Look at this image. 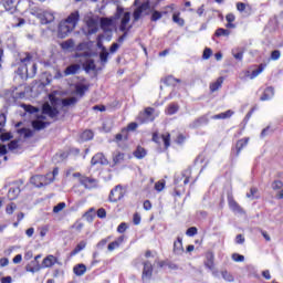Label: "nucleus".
Wrapping results in <instances>:
<instances>
[{
	"label": "nucleus",
	"mask_w": 283,
	"mask_h": 283,
	"mask_svg": "<svg viewBox=\"0 0 283 283\" xmlns=\"http://www.w3.org/2000/svg\"><path fill=\"white\" fill-rule=\"evenodd\" d=\"M20 61L27 66V78H34L36 76V63H32V54L24 53L20 56Z\"/></svg>",
	"instance_id": "1"
},
{
	"label": "nucleus",
	"mask_w": 283,
	"mask_h": 283,
	"mask_svg": "<svg viewBox=\"0 0 283 283\" xmlns=\"http://www.w3.org/2000/svg\"><path fill=\"white\" fill-rule=\"evenodd\" d=\"M143 266L142 281L144 283H149L151 282V277H154V265L150 261H144Z\"/></svg>",
	"instance_id": "2"
},
{
	"label": "nucleus",
	"mask_w": 283,
	"mask_h": 283,
	"mask_svg": "<svg viewBox=\"0 0 283 283\" xmlns=\"http://www.w3.org/2000/svg\"><path fill=\"white\" fill-rule=\"evenodd\" d=\"M123 198H125V189H123L122 185H117L115 186L108 196V200L111 202H118V200H122Z\"/></svg>",
	"instance_id": "3"
},
{
	"label": "nucleus",
	"mask_w": 283,
	"mask_h": 283,
	"mask_svg": "<svg viewBox=\"0 0 283 283\" xmlns=\"http://www.w3.org/2000/svg\"><path fill=\"white\" fill-rule=\"evenodd\" d=\"M149 2H143L133 12L134 21H140V17L149 14Z\"/></svg>",
	"instance_id": "4"
},
{
	"label": "nucleus",
	"mask_w": 283,
	"mask_h": 283,
	"mask_svg": "<svg viewBox=\"0 0 283 283\" xmlns=\"http://www.w3.org/2000/svg\"><path fill=\"white\" fill-rule=\"evenodd\" d=\"M54 264H59V266H62L63 263L59 261V259L52 254H49L46 258L42 261V269H52Z\"/></svg>",
	"instance_id": "5"
},
{
	"label": "nucleus",
	"mask_w": 283,
	"mask_h": 283,
	"mask_svg": "<svg viewBox=\"0 0 283 283\" xmlns=\"http://www.w3.org/2000/svg\"><path fill=\"white\" fill-rule=\"evenodd\" d=\"M160 140H163L166 149H168V147H170L171 145V135L169 133H167L166 135H161L158 136V133H154L153 134V142L157 143V145H160Z\"/></svg>",
	"instance_id": "6"
},
{
	"label": "nucleus",
	"mask_w": 283,
	"mask_h": 283,
	"mask_svg": "<svg viewBox=\"0 0 283 283\" xmlns=\"http://www.w3.org/2000/svg\"><path fill=\"white\" fill-rule=\"evenodd\" d=\"M73 30L74 28H72L70 24H66L65 20H63L59 24L57 34L60 39H65V36H67V34H70Z\"/></svg>",
	"instance_id": "7"
},
{
	"label": "nucleus",
	"mask_w": 283,
	"mask_h": 283,
	"mask_svg": "<svg viewBox=\"0 0 283 283\" xmlns=\"http://www.w3.org/2000/svg\"><path fill=\"white\" fill-rule=\"evenodd\" d=\"M40 23L42 25H48L50 23H54V12L52 11H43L42 13H39Z\"/></svg>",
	"instance_id": "8"
},
{
	"label": "nucleus",
	"mask_w": 283,
	"mask_h": 283,
	"mask_svg": "<svg viewBox=\"0 0 283 283\" xmlns=\"http://www.w3.org/2000/svg\"><path fill=\"white\" fill-rule=\"evenodd\" d=\"M20 0H0V6H2L6 12L14 13L17 10V6H19Z\"/></svg>",
	"instance_id": "9"
},
{
	"label": "nucleus",
	"mask_w": 283,
	"mask_h": 283,
	"mask_svg": "<svg viewBox=\"0 0 283 283\" xmlns=\"http://www.w3.org/2000/svg\"><path fill=\"white\" fill-rule=\"evenodd\" d=\"M205 125H209V116L202 115L195 119L192 123L189 124L190 129H198L199 127H202Z\"/></svg>",
	"instance_id": "10"
},
{
	"label": "nucleus",
	"mask_w": 283,
	"mask_h": 283,
	"mask_svg": "<svg viewBox=\"0 0 283 283\" xmlns=\"http://www.w3.org/2000/svg\"><path fill=\"white\" fill-rule=\"evenodd\" d=\"M80 20L81 14L78 13V11H74L64 21L66 24L71 25L75 30L76 25H78Z\"/></svg>",
	"instance_id": "11"
},
{
	"label": "nucleus",
	"mask_w": 283,
	"mask_h": 283,
	"mask_svg": "<svg viewBox=\"0 0 283 283\" xmlns=\"http://www.w3.org/2000/svg\"><path fill=\"white\" fill-rule=\"evenodd\" d=\"M91 165H109V161L105 158L103 153H97L92 157Z\"/></svg>",
	"instance_id": "12"
},
{
	"label": "nucleus",
	"mask_w": 283,
	"mask_h": 283,
	"mask_svg": "<svg viewBox=\"0 0 283 283\" xmlns=\"http://www.w3.org/2000/svg\"><path fill=\"white\" fill-rule=\"evenodd\" d=\"M87 34H96L98 32V22L94 18H88L86 21Z\"/></svg>",
	"instance_id": "13"
},
{
	"label": "nucleus",
	"mask_w": 283,
	"mask_h": 283,
	"mask_svg": "<svg viewBox=\"0 0 283 283\" xmlns=\"http://www.w3.org/2000/svg\"><path fill=\"white\" fill-rule=\"evenodd\" d=\"M130 20H132V14L129 12H125L119 25L120 32H129V30H132V27L127 29V24L129 23Z\"/></svg>",
	"instance_id": "14"
},
{
	"label": "nucleus",
	"mask_w": 283,
	"mask_h": 283,
	"mask_svg": "<svg viewBox=\"0 0 283 283\" xmlns=\"http://www.w3.org/2000/svg\"><path fill=\"white\" fill-rule=\"evenodd\" d=\"M42 114H46L50 118H56V116H59V109L50 106V104H44L42 107Z\"/></svg>",
	"instance_id": "15"
},
{
	"label": "nucleus",
	"mask_w": 283,
	"mask_h": 283,
	"mask_svg": "<svg viewBox=\"0 0 283 283\" xmlns=\"http://www.w3.org/2000/svg\"><path fill=\"white\" fill-rule=\"evenodd\" d=\"M228 205L233 213H244V210L242 207H240L235 199H233V197H228Z\"/></svg>",
	"instance_id": "16"
},
{
	"label": "nucleus",
	"mask_w": 283,
	"mask_h": 283,
	"mask_svg": "<svg viewBox=\"0 0 283 283\" xmlns=\"http://www.w3.org/2000/svg\"><path fill=\"white\" fill-rule=\"evenodd\" d=\"M43 268L41 266V263L39 261H31L30 264L25 266V271L28 273H39Z\"/></svg>",
	"instance_id": "17"
},
{
	"label": "nucleus",
	"mask_w": 283,
	"mask_h": 283,
	"mask_svg": "<svg viewBox=\"0 0 283 283\" xmlns=\"http://www.w3.org/2000/svg\"><path fill=\"white\" fill-rule=\"evenodd\" d=\"M174 253L175 255H182L185 253V248H182V238L178 237L177 240L174 242Z\"/></svg>",
	"instance_id": "18"
},
{
	"label": "nucleus",
	"mask_w": 283,
	"mask_h": 283,
	"mask_svg": "<svg viewBox=\"0 0 283 283\" xmlns=\"http://www.w3.org/2000/svg\"><path fill=\"white\" fill-rule=\"evenodd\" d=\"M80 185L85 187V189H92L96 185V179L84 176L80 178Z\"/></svg>",
	"instance_id": "19"
},
{
	"label": "nucleus",
	"mask_w": 283,
	"mask_h": 283,
	"mask_svg": "<svg viewBox=\"0 0 283 283\" xmlns=\"http://www.w3.org/2000/svg\"><path fill=\"white\" fill-rule=\"evenodd\" d=\"M78 70H81L80 64H71L64 70V76H72L74 74H78Z\"/></svg>",
	"instance_id": "20"
},
{
	"label": "nucleus",
	"mask_w": 283,
	"mask_h": 283,
	"mask_svg": "<svg viewBox=\"0 0 283 283\" xmlns=\"http://www.w3.org/2000/svg\"><path fill=\"white\" fill-rule=\"evenodd\" d=\"M273 96H275V88H273V86H269L264 90L260 101H271Z\"/></svg>",
	"instance_id": "21"
},
{
	"label": "nucleus",
	"mask_w": 283,
	"mask_h": 283,
	"mask_svg": "<svg viewBox=\"0 0 283 283\" xmlns=\"http://www.w3.org/2000/svg\"><path fill=\"white\" fill-rule=\"evenodd\" d=\"M19 193H21V188L18 186H12L8 191V199L17 200V198H19Z\"/></svg>",
	"instance_id": "22"
},
{
	"label": "nucleus",
	"mask_w": 283,
	"mask_h": 283,
	"mask_svg": "<svg viewBox=\"0 0 283 283\" xmlns=\"http://www.w3.org/2000/svg\"><path fill=\"white\" fill-rule=\"evenodd\" d=\"M249 137L239 139L235 144V149H237V156H240V151L243 150L244 147H247V145H249Z\"/></svg>",
	"instance_id": "23"
},
{
	"label": "nucleus",
	"mask_w": 283,
	"mask_h": 283,
	"mask_svg": "<svg viewBox=\"0 0 283 283\" xmlns=\"http://www.w3.org/2000/svg\"><path fill=\"white\" fill-rule=\"evenodd\" d=\"M86 272H87V266H85V264H83V263L76 264L73 268V273L75 275H77V277H81L82 275H85Z\"/></svg>",
	"instance_id": "24"
},
{
	"label": "nucleus",
	"mask_w": 283,
	"mask_h": 283,
	"mask_svg": "<svg viewBox=\"0 0 283 283\" xmlns=\"http://www.w3.org/2000/svg\"><path fill=\"white\" fill-rule=\"evenodd\" d=\"M50 125V123L43 122V119H35L32 122V127L36 132H41V129H45Z\"/></svg>",
	"instance_id": "25"
},
{
	"label": "nucleus",
	"mask_w": 283,
	"mask_h": 283,
	"mask_svg": "<svg viewBox=\"0 0 283 283\" xmlns=\"http://www.w3.org/2000/svg\"><path fill=\"white\" fill-rule=\"evenodd\" d=\"M154 108L147 107L145 112L143 113V123H151L154 120Z\"/></svg>",
	"instance_id": "26"
},
{
	"label": "nucleus",
	"mask_w": 283,
	"mask_h": 283,
	"mask_svg": "<svg viewBox=\"0 0 283 283\" xmlns=\"http://www.w3.org/2000/svg\"><path fill=\"white\" fill-rule=\"evenodd\" d=\"M125 241V235H120L117 240L111 242L107 247L108 251H114L115 249H118L120 244Z\"/></svg>",
	"instance_id": "27"
},
{
	"label": "nucleus",
	"mask_w": 283,
	"mask_h": 283,
	"mask_svg": "<svg viewBox=\"0 0 283 283\" xmlns=\"http://www.w3.org/2000/svg\"><path fill=\"white\" fill-rule=\"evenodd\" d=\"M87 247V241H80L77 245L74 248L73 251H71V256L74 258V255H78L81 251H83Z\"/></svg>",
	"instance_id": "28"
},
{
	"label": "nucleus",
	"mask_w": 283,
	"mask_h": 283,
	"mask_svg": "<svg viewBox=\"0 0 283 283\" xmlns=\"http://www.w3.org/2000/svg\"><path fill=\"white\" fill-rule=\"evenodd\" d=\"M50 176H52L51 172L46 174V176L40 175L41 187H46V185H52V182H54V178H50Z\"/></svg>",
	"instance_id": "29"
},
{
	"label": "nucleus",
	"mask_w": 283,
	"mask_h": 283,
	"mask_svg": "<svg viewBox=\"0 0 283 283\" xmlns=\"http://www.w3.org/2000/svg\"><path fill=\"white\" fill-rule=\"evenodd\" d=\"M109 59V52L105 46H102V52L99 53V61L102 65H107V61Z\"/></svg>",
	"instance_id": "30"
},
{
	"label": "nucleus",
	"mask_w": 283,
	"mask_h": 283,
	"mask_svg": "<svg viewBox=\"0 0 283 283\" xmlns=\"http://www.w3.org/2000/svg\"><path fill=\"white\" fill-rule=\"evenodd\" d=\"M232 115H233V111L229 109L224 113L213 115L211 118H212V120H220V119H224V118H231Z\"/></svg>",
	"instance_id": "31"
},
{
	"label": "nucleus",
	"mask_w": 283,
	"mask_h": 283,
	"mask_svg": "<svg viewBox=\"0 0 283 283\" xmlns=\"http://www.w3.org/2000/svg\"><path fill=\"white\" fill-rule=\"evenodd\" d=\"M265 67L266 64H260L258 69L253 70L252 73L250 74L251 81H253V78H258V76H260V74L264 72Z\"/></svg>",
	"instance_id": "32"
},
{
	"label": "nucleus",
	"mask_w": 283,
	"mask_h": 283,
	"mask_svg": "<svg viewBox=\"0 0 283 283\" xmlns=\"http://www.w3.org/2000/svg\"><path fill=\"white\" fill-rule=\"evenodd\" d=\"M222 83H224L223 77H219L214 83H211L210 92H218L222 87Z\"/></svg>",
	"instance_id": "33"
},
{
	"label": "nucleus",
	"mask_w": 283,
	"mask_h": 283,
	"mask_svg": "<svg viewBox=\"0 0 283 283\" xmlns=\"http://www.w3.org/2000/svg\"><path fill=\"white\" fill-rule=\"evenodd\" d=\"M178 109H180V106H178L176 103H171L168 105L166 114H168V116H174V114L178 113Z\"/></svg>",
	"instance_id": "34"
},
{
	"label": "nucleus",
	"mask_w": 283,
	"mask_h": 283,
	"mask_svg": "<svg viewBox=\"0 0 283 283\" xmlns=\"http://www.w3.org/2000/svg\"><path fill=\"white\" fill-rule=\"evenodd\" d=\"M134 156H135V158H138V160H143V158H145V156H147V150H145V148L139 146L134 151Z\"/></svg>",
	"instance_id": "35"
},
{
	"label": "nucleus",
	"mask_w": 283,
	"mask_h": 283,
	"mask_svg": "<svg viewBox=\"0 0 283 283\" xmlns=\"http://www.w3.org/2000/svg\"><path fill=\"white\" fill-rule=\"evenodd\" d=\"M80 138L82 143H86L87 140H92V138H94V133L92 130H84Z\"/></svg>",
	"instance_id": "36"
},
{
	"label": "nucleus",
	"mask_w": 283,
	"mask_h": 283,
	"mask_svg": "<svg viewBox=\"0 0 283 283\" xmlns=\"http://www.w3.org/2000/svg\"><path fill=\"white\" fill-rule=\"evenodd\" d=\"M125 160V154L117 151L113 155V163L114 165H120Z\"/></svg>",
	"instance_id": "37"
},
{
	"label": "nucleus",
	"mask_w": 283,
	"mask_h": 283,
	"mask_svg": "<svg viewBox=\"0 0 283 283\" xmlns=\"http://www.w3.org/2000/svg\"><path fill=\"white\" fill-rule=\"evenodd\" d=\"M84 70L86 72H92V71L96 70V63L94 62V60H92V59L86 60V62L84 64Z\"/></svg>",
	"instance_id": "38"
},
{
	"label": "nucleus",
	"mask_w": 283,
	"mask_h": 283,
	"mask_svg": "<svg viewBox=\"0 0 283 283\" xmlns=\"http://www.w3.org/2000/svg\"><path fill=\"white\" fill-rule=\"evenodd\" d=\"M90 90L87 85L81 84L75 86V92L78 96H85V93Z\"/></svg>",
	"instance_id": "39"
},
{
	"label": "nucleus",
	"mask_w": 283,
	"mask_h": 283,
	"mask_svg": "<svg viewBox=\"0 0 283 283\" xmlns=\"http://www.w3.org/2000/svg\"><path fill=\"white\" fill-rule=\"evenodd\" d=\"M76 103H78V98L76 97H69L62 99L63 107H70V105H76Z\"/></svg>",
	"instance_id": "40"
},
{
	"label": "nucleus",
	"mask_w": 283,
	"mask_h": 283,
	"mask_svg": "<svg viewBox=\"0 0 283 283\" xmlns=\"http://www.w3.org/2000/svg\"><path fill=\"white\" fill-rule=\"evenodd\" d=\"M174 23H177L180 28L185 25V19L180 18V12L172 14Z\"/></svg>",
	"instance_id": "41"
},
{
	"label": "nucleus",
	"mask_w": 283,
	"mask_h": 283,
	"mask_svg": "<svg viewBox=\"0 0 283 283\" xmlns=\"http://www.w3.org/2000/svg\"><path fill=\"white\" fill-rule=\"evenodd\" d=\"M232 55L237 61H242V59H244V51L240 49H233Z\"/></svg>",
	"instance_id": "42"
},
{
	"label": "nucleus",
	"mask_w": 283,
	"mask_h": 283,
	"mask_svg": "<svg viewBox=\"0 0 283 283\" xmlns=\"http://www.w3.org/2000/svg\"><path fill=\"white\" fill-rule=\"evenodd\" d=\"M62 50H73L74 48V40L69 39L61 43Z\"/></svg>",
	"instance_id": "43"
},
{
	"label": "nucleus",
	"mask_w": 283,
	"mask_h": 283,
	"mask_svg": "<svg viewBox=\"0 0 283 283\" xmlns=\"http://www.w3.org/2000/svg\"><path fill=\"white\" fill-rule=\"evenodd\" d=\"M163 14H167V11H164V12L154 11L150 17V21L153 22L160 21V19H163Z\"/></svg>",
	"instance_id": "44"
},
{
	"label": "nucleus",
	"mask_w": 283,
	"mask_h": 283,
	"mask_svg": "<svg viewBox=\"0 0 283 283\" xmlns=\"http://www.w3.org/2000/svg\"><path fill=\"white\" fill-rule=\"evenodd\" d=\"M229 34H231V31H229L228 29H222V28H219L216 30L214 32V36H229Z\"/></svg>",
	"instance_id": "45"
},
{
	"label": "nucleus",
	"mask_w": 283,
	"mask_h": 283,
	"mask_svg": "<svg viewBox=\"0 0 283 283\" xmlns=\"http://www.w3.org/2000/svg\"><path fill=\"white\" fill-rule=\"evenodd\" d=\"M12 138H14L12 133H4V132L0 133L1 143H8V140H12Z\"/></svg>",
	"instance_id": "46"
},
{
	"label": "nucleus",
	"mask_w": 283,
	"mask_h": 283,
	"mask_svg": "<svg viewBox=\"0 0 283 283\" xmlns=\"http://www.w3.org/2000/svg\"><path fill=\"white\" fill-rule=\"evenodd\" d=\"M138 129V124L136 122H133L128 124L127 128H124L122 130V134H127V132H136Z\"/></svg>",
	"instance_id": "47"
},
{
	"label": "nucleus",
	"mask_w": 283,
	"mask_h": 283,
	"mask_svg": "<svg viewBox=\"0 0 283 283\" xmlns=\"http://www.w3.org/2000/svg\"><path fill=\"white\" fill-rule=\"evenodd\" d=\"M30 182L31 185H34V187L41 188V175H35L31 177Z\"/></svg>",
	"instance_id": "48"
},
{
	"label": "nucleus",
	"mask_w": 283,
	"mask_h": 283,
	"mask_svg": "<svg viewBox=\"0 0 283 283\" xmlns=\"http://www.w3.org/2000/svg\"><path fill=\"white\" fill-rule=\"evenodd\" d=\"M8 120V117L6 116V114H0V134H2V132H6V129H3L6 127V123Z\"/></svg>",
	"instance_id": "49"
},
{
	"label": "nucleus",
	"mask_w": 283,
	"mask_h": 283,
	"mask_svg": "<svg viewBox=\"0 0 283 283\" xmlns=\"http://www.w3.org/2000/svg\"><path fill=\"white\" fill-rule=\"evenodd\" d=\"M14 211H17V203L14 202H11L7 206L6 208V212L9 214V216H12L14 213Z\"/></svg>",
	"instance_id": "50"
},
{
	"label": "nucleus",
	"mask_w": 283,
	"mask_h": 283,
	"mask_svg": "<svg viewBox=\"0 0 283 283\" xmlns=\"http://www.w3.org/2000/svg\"><path fill=\"white\" fill-rule=\"evenodd\" d=\"M213 54V51L209 48H206L203 50V54H202V59L203 61H209V59H211V55Z\"/></svg>",
	"instance_id": "51"
},
{
	"label": "nucleus",
	"mask_w": 283,
	"mask_h": 283,
	"mask_svg": "<svg viewBox=\"0 0 283 283\" xmlns=\"http://www.w3.org/2000/svg\"><path fill=\"white\" fill-rule=\"evenodd\" d=\"M197 234H198V228L196 227H190L186 231V235H188L189 238H193V235H197Z\"/></svg>",
	"instance_id": "52"
},
{
	"label": "nucleus",
	"mask_w": 283,
	"mask_h": 283,
	"mask_svg": "<svg viewBox=\"0 0 283 283\" xmlns=\"http://www.w3.org/2000/svg\"><path fill=\"white\" fill-rule=\"evenodd\" d=\"M66 205L65 202H60L55 207H53V213H61L63 209H65Z\"/></svg>",
	"instance_id": "53"
},
{
	"label": "nucleus",
	"mask_w": 283,
	"mask_h": 283,
	"mask_svg": "<svg viewBox=\"0 0 283 283\" xmlns=\"http://www.w3.org/2000/svg\"><path fill=\"white\" fill-rule=\"evenodd\" d=\"M8 148H9L10 151H14V149H19V140H17V139L11 140L8 144Z\"/></svg>",
	"instance_id": "54"
},
{
	"label": "nucleus",
	"mask_w": 283,
	"mask_h": 283,
	"mask_svg": "<svg viewBox=\"0 0 283 283\" xmlns=\"http://www.w3.org/2000/svg\"><path fill=\"white\" fill-rule=\"evenodd\" d=\"M221 275L226 282H233V275L227 271L221 272Z\"/></svg>",
	"instance_id": "55"
},
{
	"label": "nucleus",
	"mask_w": 283,
	"mask_h": 283,
	"mask_svg": "<svg viewBox=\"0 0 283 283\" xmlns=\"http://www.w3.org/2000/svg\"><path fill=\"white\" fill-rule=\"evenodd\" d=\"M109 240H112V237H107L105 239H102L98 243H97V249H103L107 245V242H109Z\"/></svg>",
	"instance_id": "56"
},
{
	"label": "nucleus",
	"mask_w": 283,
	"mask_h": 283,
	"mask_svg": "<svg viewBox=\"0 0 283 283\" xmlns=\"http://www.w3.org/2000/svg\"><path fill=\"white\" fill-rule=\"evenodd\" d=\"M25 112L29 114H36L39 112V108L32 106V105H24Z\"/></svg>",
	"instance_id": "57"
},
{
	"label": "nucleus",
	"mask_w": 283,
	"mask_h": 283,
	"mask_svg": "<svg viewBox=\"0 0 283 283\" xmlns=\"http://www.w3.org/2000/svg\"><path fill=\"white\" fill-rule=\"evenodd\" d=\"M164 83L166 85H176V77H174L172 75H169L167 76L165 80H164Z\"/></svg>",
	"instance_id": "58"
},
{
	"label": "nucleus",
	"mask_w": 283,
	"mask_h": 283,
	"mask_svg": "<svg viewBox=\"0 0 283 283\" xmlns=\"http://www.w3.org/2000/svg\"><path fill=\"white\" fill-rule=\"evenodd\" d=\"M280 56H282V53L280 52V50L272 51V53H271L272 61H277L280 59Z\"/></svg>",
	"instance_id": "59"
},
{
	"label": "nucleus",
	"mask_w": 283,
	"mask_h": 283,
	"mask_svg": "<svg viewBox=\"0 0 283 283\" xmlns=\"http://www.w3.org/2000/svg\"><path fill=\"white\" fill-rule=\"evenodd\" d=\"M232 260L234 262H244V255L234 253V254H232Z\"/></svg>",
	"instance_id": "60"
},
{
	"label": "nucleus",
	"mask_w": 283,
	"mask_h": 283,
	"mask_svg": "<svg viewBox=\"0 0 283 283\" xmlns=\"http://www.w3.org/2000/svg\"><path fill=\"white\" fill-rule=\"evenodd\" d=\"M127 231V223L122 222L118 227H117V233H125Z\"/></svg>",
	"instance_id": "61"
},
{
	"label": "nucleus",
	"mask_w": 283,
	"mask_h": 283,
	"mask_svg": "<svg viewBox=\"0 0 283 283\" xmlns=\"http://www.w3.org/2000/svg\"><path fill=\"white\" fill-rule=\"evenodd\" d=\"M206 266H207L208 269H213V254H210V255L208 256V261H207V263H206Z\"/></svg>",
	"instance_id": "62"
},
{
	"label": "nucleus",
	"mask_w": 283,
	"mask_h": 283,
	"mask_svg": "<svg viewBox=\"0 0 283 283\" xmlns=\"http://www.w3.org/2000/svg\"><path fill=\"white\" fill-rule=\"evenodd\" d=\"M237 10L239 12H244L247 10V4L244 2H238L237 3Z\"/></svg>",
	"instance_id": "63"
},
{
	"label": "nucleus",
	"mask_w": 283,
	"mask_h": 283,
	"mask_svg": "<svg viewBox=\"0 0 283 283\" xmlns=\"http://www.w3.org/2000/svg\"><path fill=\"white\" fill-rule=\"evenodd\" d=\"M282 187H283V184L280 180L273 181L272 184V189L274 190L282 189Z\"/></svg>",
	"instance_id": "64"
}]
</instances>
